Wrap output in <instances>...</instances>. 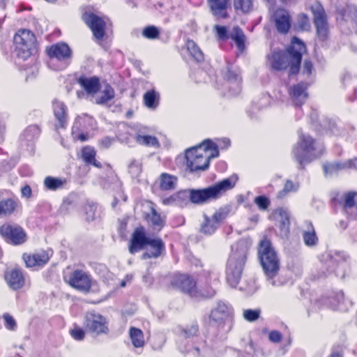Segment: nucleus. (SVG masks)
Here are the masks:
<instances>
[{
  "label": "nucleus",
  "instance_id": "1",
  "mask_svg": "<svg viewBox=\"0 0 357 357\" xmlns=\"http://www.w3.org/2000/svg\"><path fill=\"white\" fill-rule=\"evenodd\" d=\"M305 47L298 38L294 37L291 45L288 50V54L284 55L281 52H273L268 56V63L273 69L280 70L290 66V73L296 74L300 67L302 54Z\"/></svg>",
  "mask_w": 357,
  "mask_h": 357
},
{
  "label": "nucleus",
  "instance_id": "2",
  "mask_svg": "<svg viewBox=\"0 0 357 357\" xmlns=\"http://www.w3.org/2000/svg\"><path fill=\"white\" fill-rule=\"evenodd\" d=\"M218 155L217 146L211 140L206 139L202 144L185 151L187 168L192 172L205 170L209 166L210 160Z\"/></svg>",
  "mask_w": 357,
  "mask_h": 357
},
{
  "label": "nucleus",
  "instance_id": "3",
  "mask_svg": "<svg viewBox=\"0 0 357 357\" xmlns=\"http://www.w3.org/2000/svg\"><path fill=\"white\" fill-rule=\"evenodd\" d=\"M144 245H148L149 248L142 256L143 259L158 258L165 250V243L160 238H150L146 235L143 227H138L132 234L129 251L133 254L141 250Z\"/></svg>",
  "mask_w": 357,
  "mask_h": 357
},
{
  "label": "nucleus",
  "instance_id": "4",
  "mask_svg": "<svg viewBox=\"0 0 357 357\" xmlns=\"http://www.w3.org/2000/svg\"><path fill=\"white\" fill-rule=\"evenodd\" d=\"M231 249L226 268V279L231 287H236L241 278L248 248L244 242H238Z\"/></svg>",
  "mask_w": 357,
  "mask_h": 357
},
{
  "label": "nucleus",
  "instance_id": "5",
  "mask_svg": "<svg viewBox=\"0 0 357 357\" xmlns=\"http://www.w3.org/2000/svg\"><path fill=\"white\" fill-rule=\"evenodd\" d=\"M236 181V176H231L206 188L190 190V199L192 203L197 204L216 199L227 190L232 189Z\"/></svg>",
  "mask_w": 357,
  "mask_h": 357
},
{
  "label": "nucleus",
  "instance_id": "6",
  "mask_svg": "<svg viewBox=\"0 0 357 357\" xmlns=\"http://www.w3.org/2000/svg\"><path fill=\"white\" fill-rule=\"evenodd\" d=\"M323 151L321 144L315 142L310 135H302L293 149V154L296 161L303 165L319 157Z\"/></svg>",
  "mask_w": 357,
  "mask_h": 357
},
{
  "label": "nucleus",
  "instance_id": "7",
  "mask_svg": "<svg viewBox=\"0 0 357 357\" xmlns=\"http://www.w3.org/2000/svg\"><path fill=\"white\" fill-rule=\"evenodd\" d=\"M259 255L263 269L269 279H273L280 269V261L270 241L264 238L261 241Z\"/></svg>",
  "mask_w": 357,
  "mask_h": 357
},
{
  "label": "nucleus",
  "instance_id": "8",
  "mask_svg": "<svg viewBox=\"0 0 357 357\" xmlns=\"http://www.w3.org/2000/svg\"><path fill=\"white\" fill-rule=\"evenodd\" d=\"M17 54L19 57L26 59L30 56L36 49V39L34 34L29 30H20L14 36Z\"/></svg>",
  "mask_w": 357,
  "mask_h": 357
},
{
  "label": "nucleus",
  "instance_id": "9",
  "mask_svg": "<svg viewBox=\"0 0 357 357\" xmlns=\"http://www.w3.org/2000/svg\"><path fill=\"white\" fill-rule=\"evenodd\" d=\"M84 326L87 331L96 335L107 334L109 331L106 318L94 311L86 314Z\"/></svg>",
  "mask_w": 357,
  "mask_h": 357
},
{
  "label": "nucleus",
  "instance_id": "10",
  "mask_svg": "<svg viewBox=\"0 0 357 357\" xmlns=\"http://www.w3.org/2000/svg\"><path fill=\"white\" fill-rule=\"evenodd\" d=\"M311 10L314 16L317 34L319 39L324 40L327 38L328 33V26L325 11L319 2H315L311 6Z\"/></svg>",
  "mask_w": 357,
  "mask_h": 357
},
{
  "label": "nucleus",
  "instance_id": "11",
  "mask_svg": "<svg viewBox=\"0 0 357 357\" xmlns=\"http://www.w3.org/2000/svg\"><path fill=\"white\" fill-rule=\"evenodd\" d=\"M82 20L89 26L94 37L97 40H102L105 32V22L99 16L91 12H85Z\"/></svg>",
  "mask_w": 357,
  "mask_h": 357
},
{
  "label": "nucleus",
  "instance_id": "12",
  "mask_svg": "<svg viewBox=\"0 0 357 357\" xmlns=\"http://www.w3.org/2000/svg\"><path fill=\"white\" fill-rule=\"evenodd\" d=\"M227 216V211L223 208L216 211L211 217L204 215L200 231L206 234H213Z\"/></svg>",
  "mask_w": 357,
  "mask_h": 357
},
{
  "label": "nucleus",
  "instance_id": "13",
  "mask_svg": "<svg viewBox=\"0 0 357 357\" xmlns=\"http://www.w3.org/2000/svg\"><path fill=\"white\" fill-rule=\"evenodd\" d=\"M0 234L17 245L26 241V234L23 229L17 225L5 224L0 227Z\"/></svg>",
  "mask_w": 357,
  "mask_h": 357
},
{
  "label": "nucleus",
  "instance_id": "14",
  "mask_svg": "<svg viewBox=\"0 0 357 357\" xmlns=\"http://www.w3.org/2000/svg\"><path fill=\"white\" fill-rule=\"evenodd\" d=\"M68 282L73 288L86 292L90 289L91 281L86 273L76 270L70 274Z\"/></svg>",
  "mask_w": 357,
  "mask_h": 357
},
{
  "label": "nucleus",
  "instance_id": "15",
  "mask_svg": "<svg viewBox=\"0 0 357 357\" xmlns=\"http://www.w3.org/2000/svg\"><path fill=\"white\" fill-rule=\"evenodd\" d=\"M172 284L190 295H195L196 293V282L188 275H176L172 280Z\"/></svg>",
  "mask_w": 357,
  "mask_h": 357
},
{
  "label": "nucleus",
  "instance_id": "16",
  "mask_svg": "<svg viewBox=\"0 0 357 357\" xmlns=\"http://www.w3.org/2000/svg\"><path fill=\"white\" fill-rule=\"evenodd\" d=\"M349 168L357 169V158L344 162H326L323 165L326 176H332L340 171Z\"/></svg>",
  "mask_w": 357,
  "mask_h": 357
},
{
  "label": "nucleus",
  "instance_id": "17",
  "mask_svg": "<svg viewBox=\"0 0 357 357\" xmlns=\"http://www.w3.org/2000/svg\"><path fill=\"white\" fill-rule=\"evenodd\" d=\"M54 115L56 121L55 127L56 129L63 128L67 124V107L65 104L55 99L52 102Z\"/></svg>",
  "mask_w": 357,
  "mask_h": 357
},
{
  "label": "nucleus",
  "instance_id": "18",
  "mask_svg": "<svg viewBox=\"0 0 357 357\" xmlns=\"http://www.w3.org/2000/svg\"><path fill=\"white\" fill-rule=\"evenodd\" d=\"M212 14L218 19L229 17L227 9L230 7V0H208Z\"/></svg>",
  "mask_w": 357,
  "mask_h": 357
},
{
  "label": "nucleus",
  "instance_id": "19",
  "mask_svg": "<svg viewBox=\"0 0 357 357\" xmlns=\"http://www.w3.org/2000/svg\"><path fill=\"white\" fill-rule=\"evenodd\" d=\"M23 259L28 267L42 266L50 259L48 252L40 250L37 252L23 255Z\"/></svg>",
  "mask_w": 357,
  "mask_h": 357
},
{
  "label": "nucleus",
  "instance_id": "20",
  "mask_svg": "<svg viewBox=\"0 0 357 357\" xmlns=\"http://www.w3.org/2000/svg\"><path fill=\"white\" fill-rule=\"evenodd\" d=\"M274 21L279 32L286 33L289 31L291 26L290 16L287 10L278 9L274 14Z\"/></svg>",
  "mask_w": 357,
  "mask_h": 357
},
{
  "label": "nucleus",
  "instance_id": "21",
  "mask_svg": "<svg viewBox=\"0 0 357 357\" xmlns=\"http://www.w3.org/2000/svg\"><path fill=\"white\" fill-rule=\"evenodd\" d=\"M48 56L51 59L64 60L70 58V50L65 43H57L47 48Z\"/></svg>",
  "mask_w": 357,
  "mask_h": 357
},
{
  "label": "nucleus",
  "instance_id": "22",
  "mask_svg": "<svg viewBox=\"0 0 357 357\" xmlns=\"http://www.w3.org/2000/svg\"><path fill=\"white\" fill-rule=\"evenodd\" d=\"M306 89L307 85L303 82L294 85L290 88L289 95L296 105H301L307 100L308 95Z\"/></svg>",
  "mask_w": 357,
  "mask_h": 357
},
{
  "label": "nucleus",
  "instance_id": "23",
  "mask_svg": "<svg viewBox=\"0 0 357 357\" xmlns=\"http://www.w3.org/2000/svg\"><path fill=\"white\" fill-rule=\"evenodd\" d=\"M5 280L8 285L13 289H19L24 284V278L20 270L13 269L5 273Z\"/></svg>",
  "mask_w": 357,
  "mask_h": 357
},
{
  "label": "nucleus",
  "instance_id": "24",
  "mask_svg": "<svg viewBox=\"0 0 357 357\" xmlns=\"http://www.w3.org/2000/svg\"><path fill=\"white\" fill-rule=\"evenodd\" d=\"M78 83L92 98L100 89V86L99 79L96 77H81L78 79Z\"/></svg>",
  "mask_w": 357,
  "mask_h": 357
},
{
  "label": "nucleus",
  "instance_id": "25",
  "mask_svg": "<svg viewBox=\"0 0 357 357\" xmlns=\"http://www.w3.org/2000/svg\"><path fill=\"white\" fill-rule=\"evenodd\" d=\"M115 96L114 89L109 84L100 86V89L93 97V100L98 105H104L112 100Z\"/></svg>",
  "mask_w": 357,
  "mask_h": 357
},
{
  "label": "nucleus",
  "instance_id": "26",
  "mask_svg": "<svg viewBox=\"0 0 357 357\" xmlns=\"http://www.w3.org/2000/svg\"><path fill=\"white\" fill-rule=\"evenodd\" d=\"M230 312L228 306L223 303H218L211 311L210 319L216 324H221L228 319Z\"/></svg>",
  "mask_w": 357,
  "mask_h": 357
},
{
  "label": "nucleus",
  "instance_id": "27",
  "mask_svg": "<svg viewBox=\"0 0 357 357\" xmlns=\"http://www.w3.org/2000/svg\"><path fill=\"white\" fill-rule=\"evenodd\" d=\"M135 139L137 143L140 145L153 148H158L160 146V143L155 137L146 135L142 131L137 133Z\"/></svg>",
  "mask_w": 357,
  "mask_h": 357
},
{
  "label": "nucleus",
  "instance_id": "28",
  "mask_svg": "<svg viewBox=\"0 0 357 357\" xmlns=\"http://www.w3.org/2000/svg\"><path fill=\"white\" fill-rule=\"evenodd\" d=\"M147 221L153 229L160 231L165 225V217L158 213L154 208L147 215Z\"/></svg>",
  "mask_w": 357,
  "mask_h": 357
},
{
  "label": "nucleus",
  "instance_id": "29",
  "mask_svg": "<svg viewBox=\"0 0 357 357\" xmlns=\"http://www.w3.org/2000/svg\"><path fill=\"white\" fill-rule=\"evenodd\" d=\"M144 105L149 109H155L160 102V93L154 89L146 91L143 96Z\"/></svg>",
  "mask_w": 357,
  "mask_h": 357
},
{
  "label": "nucleus",
  "instance_id": "30",
  "mask_svg": "<svg viewBox=\"0 0 357 357\" xmlns=\"http://www.w3.org/2000/svg\"><path fill=\"white\" fill-rule=\"evenodd\" d=\"M129 336L132 345L135 348H142L144 346L145 340L143 332L135 327H130Z\"/></svg>",
  "mask_w": 357,
  "mask_h": 357
},
{
  "label": "nucleus",
  "instance_id": "31",
  "mask_svg": "<svg viewBox=\"0 0 357 357\" xmlns=\"http://www.w3.org/2000/svg\"><path fill=\"white\" fill-rule=\"evenodd\" d=\"M177 184V178L173 175L162 173L160 176V187L163 190L175 189Z\"/></svg>",
  "mask_w": 357,
  "mask_h": 357
},
{
  "label": "nucleus",
  "instance_id": "32",
  "mask_svg": "<svg viewBox=\"0 0 357 357\" xmlns=\"http://www.w3.org/2000/svg\"><path fill=\"white\" fill-rule=\"evenodd\" d=\"M275 216L276 220L280 223V228L287 232L289 225V213L287 210L279 208L275 211Z\"/></svg>",
  "mask_w": 357,
  "mask_h": 357
},
{
  "label": "nucleus",
  "instance_id": "33",
  "mask_svg": "<svg viewBox=\"0 0 357 357\" xmlns=\"http://www.w3.org/2000/svg\"><path fill=\"white\" fill-rule=\"evenodd\" d=\"M229 38H231L235 42L239 50H243L244 49V41L245 36L239 27H234L232 31L230 33Z\"/></svg>",
  "mask_w": 357,
  "mask_h": 357
},
{
  "label": "nucleus",
  "instance_id": "34",
  "mask_svg": "<svg viewBox=\"0 0 357 357\" xmlns=\"http://www.w3.org/2000/svg\"><path fill=\"white\" fill-rule=\"evenodd\" d=\"M186 47L192 57L196 61H202L204 59V54L202 50L193 40H188Z\"/></svg>",
  "mask_w": 357,
  "mask_h": 357
},
{
  "label": "nucleus",
  "instance_id": "35",
  "mask_svg": "<svg viewBox=\"0 0 357 357\" xmlns=\"http://www.w3.org/2000/svg\"><path fill=\"white\" fill-rule=\"evenodd\" d=\"M96 151L91 147H84L82 149V158L83 160L89 164H92L96 167H100L101 165L99 162H97L95 159Z\"/></svg>",
  "mask_w": 357,
  "mask_h": 357
},
{
  "label": "nucleus",
  "instance_id": "36",
  "mask_svg": "<svg viewBox=\"0 0 357 357\" xmlns=\"http://www.w3.org/2000/svg\"><path fill=\"white\" fill-rule=\"evenodd\" d=\"M303 241L307 246L314 245L318 241L314 229L311 224L307 225V229L303 232Z\"/></svg>",
  "mask_w": 357,
  "mask_h": 357
},
{
  "label": "nucleus",
  "instance_id": "37",
  "mask_svg": "<svg viewBox=\"0 0 357 357\" xmlns=\"http://www.w3.org/2000/svg\"><path fill=\"white\" fill-rule=\"evenodd\" d=\"M17 206L15 201L10 199H3L0 202V216L12 213Z\"/></svg>",
  "mask_w": 357,
  "mask_h": 357
},
{
  "label": "nucleus",
  "instance_id": "38",
  "mask_svg": "<svg viewBox=\"0 0 357 357\" xmlns=\"http://www.w3.org/2000/svg\"><path fill=\"white\" fill-rule=\"evenodd\" d=\"M66 183V180L47 176L44 181L45 187L51 190H55L61 188Z\"/></svg>",
  "mask_w": 357,
  "mask_h": 357
},
{
  "label": "nucleus",
  "instance_id": "39",
  "mask_svg": "<svg viewBox=\"0 0 357 357\" xmlns=\"http://www.w3.org/2000/svg\"><path fill=\"white\" fill-rule=\"evenodd\" d=\"M234 8L247 13L253 8V0H234Z\"/></svg>",
  "mask_w": 357,
  "mask_h": 357
},
{
  "label": "nucleus",
  "instance_id": "40",
  "mask_svg": "<svg viewBox=\"0 0 357 357\" xmlns=\"http://www.w3.org/2000/svg\"><path fill=\"white\" fill-rule=\"evenodd\" d=\"M343 206L345 208L354 207L357 204V193L347 192L342 197Z\"/></svg>",
  "mask_w": 357,
  "mask_h": 357
},
{
  "label": "nucleus",
  "instance_id": "41",
  "mask_svg": "<svg viewBox=\"0 0 357 357\" xmlns=\"http://www.w3.org/2000/svg\"><path fill=\"white\" fill-rule=\"evenodd\" d=\"M40 132L39 127L36 125L29 126L24 132V137L28 141H31L37 137Z\"/></svg>",
  "mask_w": 357,
  "mask_h": 357
},
{
  "label": "nucleus",
  "instance_id": "42",
  "mask_svg": "<svg viewBox=\"0 0 357 357\" xmlns=\"http://www.w3.org/2000/svg\"><path fill=\"white\" fill-rule=\"evenodd\" d=\"M298 188V183H294L291 181L287 180L284 184L283 190L279 192L278 197L282 198L288 192L297 191Z\"/></svg>",
  "mask_w": 357,
  "mask_h": 357
},
{
  "label": "nucleus",
  "instance_id": "43",
  "mask_svg": "<svg viewBox=\"0 0 357 357\" xmlns=\"http://www.w3.org/2000/svg\"><path fill=\"white\" fill-rule=\"evenodd\" d=\"M160 31L158 29L154 26H149L144 29L142 36L148 39H155L159 36Z\"/></svg>",
  "mask_w": 357,
  "mask_h": 357
},
{
  "label": "nucleus",
  "instance_id": "44",
  "mask_svg": "<svg viewBox=\"0 0 357 357\" xmlns=\"http://www.w3.org/2000/svg\"><path fill=\"white\" fill-rule=\"evenodd\" d=\"M261 314L260 310H244L243 312V318L248 321H255L259 319Z\"/></svg>",
  "mask_w": 357,
  "mask_h": 357
},
{
  "label": "nucleus",
  "instance_id": "45",
  "mask_svg": "<svg viewBox=\"0 0 357 357\" xmlns=\"http://www.w3.org/2000/svg\"><path fill=\"white\" fill-rule=\"evenodd\" d=\"M213 29L218 40H226L229 38L230 35L228 34V30L226 26L215 25Z\"/></svg>",
  "mask_w": 357,
  "mask_h": 357
},
{
  "label": "nucleus",
  "instance_id": "46",
  "mask_svg": "<svg viewBox=\"0 0 357 357\" xmlns=\"http://www.w3.org/2000/svg\"><path fill=\"white\" fill-rule=\"evenodd\" d=\"M254 202L257 204L258 208L261 211L268 209L270 205L269 199L265 196H258L255 198Z\"/></svg>",
  "mask_w": 357,
  "mask_h": 357
},
{
  "label": "nucleus",
  "instance_id": "47",
  "mask_svg": "<svg viewBox=\"0 0 357 357\" xmlns=\"http://www.w3.org/2000/svg\"><path fill=\"white\" fill-rule=\"evenodd\" d=\"M130 174L133 177H137L142 171V165L139 161L133 160L128 166Z\"/></svg>",
  "mask_w": 357,
  "mask_h": 357
},
{
  "label": "nucleus",
  "instance_id": "48",
  "mask_svg": "<svg viewBox=\"0 0 357 357\" xmlns=\"http://www.w3.org/2000/svg\"><path fill=\"white\" fill-rule=\"evenodd\" d=\"M343 18L345 20H348L349 19H350L357 24V7H348L347 10H345L344 14L343 15Z\"/></svg>",
  "mask_w": 357,
  "mask_h": 357
},
{
  "label": "nucleus",
  "instance_id": "49",
  "mask_svg": "<svg viewBox=\"0 0 357 357\" xmlns=\"http://www.w3.org/2000/svg\"><path fill=\"white\" fill-rule=\"evenodd\" d=\"M3 318L5 321V326L8 330H15L17 326V324L14 318L8 313H5L3 315Z\"/></svg>",
  "mask_w": 357,
  "mask_h": 357
},
{
  "label": "nucleus",
  "instance_id": "50",
  "mask_svg": "<svg viewBox=\"0 0 357 357\" xmlns=\"http://www.w3.org/2000/svg\"><path fill=\"white\" fill-rule=\"evenodd\" d=\"M70 333L71 336L78 341L82 340L85 337V331L79 327H75Z\"/></svg>",
  "mask_w": 357,
  "mask_h": 357
},
{
  "label": "nucleus",
  "instance_id": "51",
  "mask_svg": "<svg viewBox=\"0 0 357 357\" xmlns=\"http://www.w3.org/2000/svg\"><path fill=\"white\" fill-rule=\"evenodd\" d=\"M298 26L302 30H307L310 27L308 17L305 14H301L298 17Z\"/></svg>",
  "mask_w": 357,
  "mask_h": 357
},
{
  "label": "nucleus",
  "instance_id": "52",
  "mask_svg": "<svg viewBox=\"0 0 357 357\" xmlns=\"http://www.w3.org/2000/svg\"><path fill=\"white\" fill-rule=\"evenodd\" d=\"M96 206L95 205H89L86 207V220L87 221H92L95 219Z\"/></svg>",
  "mask_w": 357,
  "mask_h": 357
},
{
  "label": "nucleus",
  "instance_id": "53",
  "mask_svg": "<svg viewBox=\"0 0 357 357\" xmlns=\"http://www.w3.org/2000/svg\"><path fill=\"white\" fill-rule=\"evenodd\" d=\"M183 196H185V193L174 194V195H172L171 197H169V198L165 199L163 200V203L165 204H176V202L178 201V199L181 197H183Z\"/></svg>",
  "mask_w": 357,
  "mask_h": 357
},
{
  "label": "nucleus",
  "instance_id": "54",
  "mask_svg": "<svg viewBox=\"0 0 357 357\" xmlns=\"http://www.w3.org/2000/svg\"><path fill=\"white\" fill-rule=\"evenodd\" d=\"M198 331V327L197 324H192L189 328L183 329V335L185 337H190L191 336H194L196 335Z\"/></svg>",
  "mask_w": 357,
  "mask_h": 357
},
{
  "label": "nucleus",
  "instance_id": "55",
  "mask_svg": "<svg viewBox=\"0 0 357 357\" xmlns=\"http://www.w3.org/2000/svg\"><path fill=\"white\" fill-rule=\"evenodd\" d=\"M227 79L231 81V82H233L234 81V84L237 86V91H236V93L239 92V90H240V87H239V85H240V83H241V78L238 77V76L232 73V72H230L229 71L228 72V74H227Z\"/></svg>",
  "mask_w": 357,
  "mask_h": 357
},
{
  "label": "nucleus",
  "instance_id": "56",
  "mask_svg": "<svg viewBox=\"0 0 357 357\" xmlns=\"http://www.w3.org/2000/svg\"><path fill=\"white\" fill-rule=\"evenodd\" d=\"M282 334L278 331H272L268 335V339L272 342L278 343L282 340Z\"/></svg>",
  "mask_w": 357,
  "mask_h": 357
},
{
  "label": "nucleus",
  "instance_id": "57",
  "mask_svg": "<svg viewBox=\"0 0 357 357\" xmlns=\"http://www.w3.org/2000/svg\"><path fill=\"white\" fill-rule=\"evenodd\" d=\"M213 144L217 146V150L218 151V148L220 149H227L230 146V140L227 138H222L218 139V144L213 142Z\"/></svg>",
  "mask_w": 357,
  "mask_h": 357
},
{
  "label": "nucleus",
  "instance_id": "58",
  "mask_svg": "<svg viewBox=\"0 0 357 357\" xmlns=\"http://www.w3.org/2000/svg\"><path fill=\"white\" fill-rule=\"evenodd\" d=\"M178 193H185V196H183V197L179 198L178 201L176 202V205L182 206L188 201V199L190 198V190L180 191Z\"/></svg>",
  "mask_w": 357,
  "mask_h": 357
},
{
  "label": "nucleus",
  "instance_id": "59",
  "mask_svg": "<svg viewBox=\"0 0 357 357\" xmlns=\"http://www.w3.org/2000/svg\"><path fill=\"white\" fill-rule=\"evenodd\" d=\"M312 68L311 61H305L303 66V73L306 74L307 76L310 75L312 74Z\"/></svg>",
  "mask_w": 357,
  "mask_h": 357
},
{
  "label": "nucleus",
  "instance_id": "60",
  "mask_svg": "<svg viewBox=\"0 0 357 357\" xmlns=\"http://www.w3.org/2000/svg\"><path fill=\"white\" fill-rule=\"evenodd\" d=\"M114 139L110 137H105L100 142V144L103 148L109 147L113 143Z\"/></svg>",
  "mask_w": 357,
  "mask_h": 357
},
{
  "label": "nucleus",
  "instance_id": "61",
  "mask_svg": "<svg viewBox=\"0 0 357 357\" xmlns=\"http://www.w3.org/2000/svg\"><path fill=\"white\" fill-rule=\"evenodd\" d=\"M133 278L132 275H126V276L121 281L120 287H125L128 284L131 283Z\"/></svg>",
  "mask_w": 357,
  "mask_h": 357
},
{
  "label": "nucleus",
  "instance_id": "62",
  "mask_svg": "<svg viewBox=\"0 0 357 357\" xmlns=\"http://www.w3.org/2000/svg\"><path fill=\"white\" fill-rule=\"evenodd\" d=\"M22 195L29 198L31 195V189L29 185L24 186L21 190Z\"/></svg>",
  "mask_w": 357,
  "mask_h": 357
},
{
  "label": "nucleus",
  "instance_id": "63",
  "mask_svg": "<svg viewBox=\"0 0 357 357\" xmlns=\"http://www.w3.org/2000/svg\"><path fill=\"white\" fill-rule=\"evenodd\" d=\"M77 139L82 142H84L87 139V137L84 134H80L77 136Z\"/></svg>",
  "mask_w": 357,
  "mask_h": 357
},
{
  "label": "nucleus",
  "instance_id": "64",
  "mask_svg": "<svg viewBox=\"0 0 357 357\" xmlns=\"http://www.w3.org/2000/svg\"><path fill=\"white\" fill-rule=\"evenodd\" d=\"M215 289H211V291L208 293H207L206 294V296L208 297H211V296H213L215 295Z\"/></svg>",
  "mask_w": 357,
  "mask_h": 357
}]
</instances>
